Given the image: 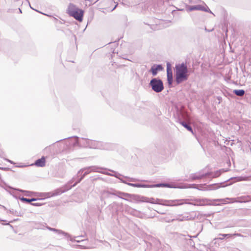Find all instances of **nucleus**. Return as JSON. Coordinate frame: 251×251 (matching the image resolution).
Segmentation results:
<instances>
[{
    "label": "nucleus",
    "mask_w": 251,
    "mask_h": 251,
    "mask_svg": "<svg viewBox=\"0 0 251 251\" xmlns=\"http://www.w3.org/2000/svg\"><path fill=\"white\" fill-rule=\"evenodd\" d=\"M176 81L177 84H179L188 79V70L185 63H182L176 65Z\"/></svg>",
    "instance_id": "1"
},
{
    "label": "nucleus",
    "mask_w": 251,
    "mask_h": 251,
    "mask_svg": "<svg viewBox=\"0 0 251 251\" xmlns=\"http://www.w3.org/2000/svg\"><path fill=\"white\" fill-rule=\"evenodd\" d=\"M83 13V10L79 9L75 4H69L67 9V13L78 21L81 22L82 21Z\"/></svg>",
    "instance_id": "2"
},
{
    "label": "nucleus",
    "mask_w": 251,
    "mask_h": 251,
    "mask_svg": "<svg viewBox=\"0 0 251 251\" xmlns=\"http://www.w3.org/2000/svg\"><path fill=\"white\" fill-rule=\"evenodd\" d=\"M144 200L143 201L151 203H156V204H162L166 206H177V205H180L182 204L183 202H180V201H185V200H176L174 201H164V203H160V202H156L155 201V199L153 198H144Z\"/></svg>",
    "instance_id": "3"
},
{
    "label": "nucleus",
    "mask_w": 251,
    "mask_h": 251,
    "mask_svg": "<svg viewBox=\"0 0 251 251\" xmlns=\"http://www.w3.org/2000/svg\"><path fill=\"white\" fill-rule=\"evenodd\" d=\"M149 85L152 90L156 93L162 92L164 88L163 81L158 78H153L151 79Z\"/></svg>",
    "instance_id": "4"
},
{
    "label": "nucleus",
    "mask_w": 251,
    "mask_h": 251,
    "mask_svg": "<svg viewBox=\"0 0 251 251\" xmlns=\"http://www.w3.org/2000/svg\"><path fill=\"white\" fill-rule=\"evenodd\" d=\"M109 194L116 196L119 198L124 199H125V198L126 197L129 198L131 196V195L129 194L116 191L115 190L103 191L102 193V196L104 197H108Z\"/></svg>",
    "instance_id": "5"
},
{
    "label": "nucleus",
    "mask_w": 251,
    "mask_h": 251,
    "mask_svg": "<svg viewBox=\"0 0 251 251\" xmlns=\"http://www.w3.org/2000/svg\"><path fill=\"white\" fill-rule=\"evenodd\" d=\"M101 169V168H100V167L95 166L89 167L80 170V171L78 172V175L81 172H82L84 170H85V172H84V174L81 176V177H80L79 180L73 185V186H75L77 183L79 182L81 180H82L86 175L89 174V173H90L92 172H100V170Z\"/></svg>",
    "instance_id": "6"
},
{
    "label": "nucleus",
    "mask_w": 251,
    "mask_h": 251,
    "mask_svg": "<svg viewBox=\"0 0 251 251\" xmlns=\"http://www.w3.org/2000/svg\"><path fill=\"white\" fill-rule=\"evenodd\" d=\"M221 187L219 184H212L207 185L206 184H198L197 189L202 191L214 190Z\"/></svg>",
    "instance_id": "7"
},
{
    "label": "nucleus",
    "mask_w": 251,
    "mask_h": 251,
    "mask_svg": "<svg viewBox=\"0 0 251 251\" xmlns=\"http://www.w3.org/2000/svg\"><path fill=\"white\" fill-rule=\"evenodd\" d=\"M86 144L85 146L90 148L93 149H100V143L96 141H93L89 139L85 140Z\"/></svg>",
    "instance_id": "8"
},
{
    "label": "nucleus",
    "mask_w": 251,
    "mask_h": 251,
    "mask_svg": "<svg viewBox=\"0 0 251 251\" xmlns=\"http://www.w3.org/2000/svg\"><path fill=\"white\" fill-rule=\"evenodd\" d=\"M188 9L190 11L194 10H201L206 12H210V13H211L210 10L208 8H207V9L204 6L201 5L190 6L188 8Z\"/></svg>",
    "instance_id": "9"
},
{
    "label": "nucleus",
    "mask_w": 251,
    "mask_h": 251,
    "mask_svg": "<svg viewBox=\"0 0 251 251\" xmlns=\"http://www.w3.org/2000/svg\"><path fill=\"white\" fill-rule=\"evenodd\" d=\"M46 228L50 231H53V232L56 233L57 234H58L60 236H64L65 237H70V235L69 233L65 232L62 230L52 228V227H51L49 226H47L46 227Z\"/></svg>",
    "instance_id": "10"
},
{
    "label": "nucleus",
    "mask_w": 251,
    "mask_h": 251,
    "mask_svg": "<svg viewBox=\"0 0 251 251\" xmlns=\"http://www.w3.org/2000/svg\"><path fill=\"white\" fill-rule=\"evenodd\" d=\"M167 81L169 84H172L173 82V74L171 69V64L169 63H167Z\"/></svg>",
    "instance_id": "11"
},
{
    "label": "nucleus",
    "mask_w": 251,
    "mask_h": 251,
    "mask_svg": "<svg viewBox=\"0 0 251 251\" xmlns=\"http://www.w3.org/2000/svg\"><path fill=\"white\" fill-rule=\"evenodd\" d=\"M63 192L61 190L57 189L53 192L44 193L43 194V196L46 198H50L51 197L59 195Z\"/></svg>",
    "instance_id": "12"
},
{
    "label": "nucleus",
    "mask_w": 251,
    "mask_h": 251,
    "mask_svg": "<svg viewBox=\"0 0 251 251\" xmlns=\"http://www.w3.org/2000/svg\"><path fill=\"white\" fill-rule=\"evenodd\" d=\"M163 67L161 65H153L151 67L150 71L152 75L155 76L157 75L158 71H161Z\"/></svg>",
    "instance_id": "13"
},
{
    "label": "nucleus",
    "mask_w": 251,
    "mask_h": 251,
    "mask_svg": "<svg viewBox=\"0 0 251 251\" xmlns=\"http://www.w3.org/2000/svg\"><path fill=\"white\" fill-rule=\"evenodd\" d=\"M46 159L45 157L43 156L41 158L37 159L35 162V165L37 167H43L45 166Z\"/></svg>",
    "instance_id": "14"
},
{
    "label": "nucleus",
    "mask_w": 251,
    "mask_h": 251,
    "mask_svg": "<svg viewBox=\"0 0 251 251\" xmlns=\"http://www.w3.org/2000/svg\"><path fill=\"white\" fill-rule=\"evenodd\" d=\"M123 182L125 183L127 185H128L129 186L134 187H139V188H140V187L150 188V185H146V184H139V183H126L124 181H123Z\"/></svg>",
    "instance_id": "15"
},
{
    "label": "nucleus",
    "mask_w": 251,
    "mask_h": 251,
    "mask_svg": "<svg viewBox=\"0 0 251 251\" xmlns=\"http://www.w3.org/2000/svg\"><path fill=\"white\" fill-rule=\"evenodd\" d=\"M190 216H189L188 214L186 215H178L176 220L178 221H187L191 219Z\"/></svg>",
    "instance_id": "16"
},
{
    "label": "nucleus",
    "mask_w": 251,
    "mask_h": 251,
    "mask_svg": "<svg viewBox=\"0 0 251 251\" xmlns=\"http://www.w3.org/2000/svg\"><path fill=\"white\" fill-rule=\"evenodd\" d=\"M207 200L206 199H197L196 200L195 203H189L191 204H194V205H204L206 204V201Z\"/></svg>",
    "instance_id": "17"
},
{
    "label": "nucleus",
    "mask_w": 251,
    "mask_h": 251,
    "mask_svg": "<svg viewBox=\"0 0 251 251\" xmlns=\"http://www.w3.org/2000/svg\"><path fill=\"white\" fill-rule=\"evenodd\" d=\"M150 188L164 187L168 188H176V187L171 185L168 183H159L155 185H150Z\"/></svg>",
    "instance_id": "18"
},
{
    "label": "nucleus",
    "mask_w": 251,
    "mask_h": 251,
    "mask_svg": "<svg viewBox=\"0 0 251 251\" xmlns=\"http://www.w3.org/2000/svg\"><path fill=\"white\" fill-rule=\"evenodd\" d=\"M210 175L211 173H207L202 175H195L194 176H193L192 179L193 180L200 179L207 176H209Z\"/></svg>",
    "instance_id": "19"
},
{
    "label": "nucleus",
    "mask_w": 251,
    "mask_h": 251,
    "mask_svg": "<svg viewBox=\"0 0 251 251\" xmlns=\"http://www.w3.org/2000/svg\"><path fill=\"white\" fill-rule=\"evenodd\" d=\"M17 190L19 191L20 192H21L25 193V196H26L27 197H31V196H34L35 194L34 192H31V191H25V190H23L21 189H17Z\"/></svg>",
    "instance_id": "20"
},
{
    "label": "nucleus",
    "mask_w": 251,
    "mask_h": 251,
    "mask_svg": "<svg viewBox=\"0 0 251 251\" xmlns=\"http://www.w3.org/2000/svg\"><path fill=\"white\" fill-rule=\"evenodd\" d=\"M233 93L236 95L238 96H243L245 93V92L244 90L241 89V90H234L233 91Z\"/></svg>",
    "instance_id": "21"
},
{
    "label": "nucleus",
    "mask_w": 251,
    "mask_h": 251,
    "mask_svg": "<svg viewBox=\"0 0 251 251\" xmlns=\"http://www.w3.org/2000/svg\"><path fill=\"white\" fill-rule=\"evenodd\" d=\"M219 235L223 236L224 237H227V238H229L233 236H241V235L240 233H234L233 234H219Z\"/></svg>",
    "instance_id": "22"
},
{
    "label": "nucleus",
    "mask_w": 251,
    "mask_h": 251,
    "mask_svg": "<svg viewBox=\"0 0 251 251\" xmlns=\"http://www.w3.org/2000/svg\"><path fill=\"white\" fill-rule=\"evenodd\" d=\"M180 124L182 126H183L184 127H185L188 130L192 132L193 129L192 127L187 124L185 122L182 121L180 122Z\"/></svg>",
    "instance_id": "23"
},
{
    "label": "nucleus",
    "mask_w": 251,
    "mask_h": 251,
    "mask_svg": "<svg viewBox=\"0 0 251 251\" xmlns=\"http://www.w3.org/2000/svg\"><path fill=\"white\" fill-rule=\"evenodd\" d=\"M222 170L217 171L214 173L210 172L211 175L209 176H211L212 178L217 177L221 174Z\"/></svg>",
    "instance_id": "24"
},
{
    "label": "nucleus",
    "mask_w": 251,
    "mask_h": 251,
    "mask_svg": "<svg viewBox=\"0 0 251 251\" xmlns=\"http://www.w3.org/2000/svg\"><path fill=\"white\" fill-rule=\"evenodd\" d=\"M9 212L10 213L13 214V215H14L15 216H21L20 215H19V213L18 211H17L16 210L13 209H10L9 210Z\"/></svg>",
    "instance_id": "25"
},
{
    "label": "nucleus",
    "mask_w": 251,
    "mask_h": 251,
    "mask_svg": "<svg viewBox=\"0 0 251 251\" xmlns=\"http://www.w3.org/2000/svg\"><path fill=\"white\" fill-rule=\"evenodd\" d=\"M237 179H238V181H248V180H250V177H249V176H247V177L240 176V177H237Z\"/></svg>",
    "instance_id": "26"
},
{
    "label": "nucleus",
    "mask_w": 251,
    "mask_h": 251,
    "mask_svg": "<svg viewBox=\"0 0 251 251\" xmlns=\"http://www.w3.org/2000/svg\"><path fill=\"white\" fill-rule=\"evenodd\" d=\"M20 200L22 201H23V202H27V203H30V199H27V198H25L22 197V198H20Z\"/></svg>",
    "instance_id": "27"
},
{
    "label": "nucleus",
    "mask_w": 251,
    "mask_h": 251,
    "mask_svg": "<svg viewBox=\"0 0 251 251\" xmlns=\"http://www.w3.org/2000/svg\"><path fill=\"white\" fill-rule=\"evenodd\" d=\"M198 186V184H192L189 185V188H195L197 189Z\"/></svg>",
    "instance_id": "28"
},
{
    "label": "nucleus",
    "mask_w": 251,
    "mask_h": 251,
    "mask_svg": "<svg viewBox=\"0 0 251 251\" xmlns=\"http://www.w3.org/2000/svg\"><path fill=\"white\" fill-rule=\"evenodd\" d=\"M75 143H74V145H76L78 144V138L76 136H75Z\"/></svg>",
    "instance_id": "29"
},
{
    "label": "nucleus",
    "mask_w": 251,
    "mask_h": 251,
    "mask_svg": "<svg viewBox=\"0 0 251 251\" xmlns=\"http://www.w3.org/2000/svg\"><path fill=\"white\" fill-rule=\"evenodd\" d=\"M224 238H225V237H223V236H222V237H221L215 238H214V239L213 241H215V240H223V239H224Z\"/></svg>",
    "instance_id": "30"
},
{
    "label": "nucleus",
    "mask_w": 251,
    "mask_h": 251,
    "mask_svg": "<svg viewBox=\"0 0 251 251\" xmlns=\"http://www.w3.org/2000/svg\"><path fill=\"white\" fill-rule=\"evenodd\" d=\"M67 238H69L70 240L72 242H75V240H74L70 235V237H66Z\"/></svg>",
    "instance_id": "31"
},
{
    "label": "nucleus",
    "mask_w": 251,
    "mask_h": 251,
    "mask_svg": "<svg viewBox=\"0 0 251 251\" xmlns=\"http://www.w3.org/2000/svg\"><path fill=\"white\" fill-rule=\"evenodd\" d=\"M155 201L156 202H160V203H162V201H163V200H160V199H155Z\"/></svg>",
    "instance_id": "32"
},
{
    "label": "nucleus",
    "mask_w": 251,
    "mask_h": 251,
    "mask_svg": "<svg viewBox=\"0 0 251 251\" xmlns=\"http://www.w3.org/2000/svg\"><path fill=\"white\" fill-rule=\"evenodd\" d=\"M31 204L32 205H34V206H39V205H40V204H39L38 203H32Z\"/></svg>",
    "instance_id": "33"
},
{
    "label": "nucleus",
    "mask_w": 251,
    "mask_h": 251,
    "mask_svg": "<svg viewBox=\"0 0 251 251\" xmlns=\"http://www.w3.org/2000/svg\"><path fill=\"white\" fill-rule=\"evenodd\" d=\"M214 201H224V200H223V199H217V200H215Z\"/></svg>",
    "instance_id": "34"
},
{
    "label": "nucleus",
    "mask_w": 251,
    "mask_h": 251,
    "mask_svg": "<svg viewBox=\"0 0 251 251\" xmlns=\"http://www.w3.org/2000/svg\"><path fill=\"white\" fill-rule=\"evenodd\" d=\"M36 200H37V199H35V198H32V199H30V202H32V201H35Z\"/></svg>",
    "instance_id": "35"
},
{
    "label": "nucleus",
    "mask_w": 251,
    "mask_h": 251,
    "mask_svg": "<svg viewBox=\"0 0 251 251\" xmlns=\"http://www.w3.org/2000/svg\"><path fill=\"white\" fill-rule=\"evenodd\" d=\"M131 211H132L131 212V214H134V213L136 212V211H134V210H133V209H132V210H131Z\"/></svg>",
    "instance_id": "36"
},
{
    "label": "nucleus",
    "mask_w": 251,
    "mask_h": 251,
    "mask_svg": "<svg viewBox=\"0 0 251 251\" xmlns=\"http://www.w3.org/2000/svg\"><path fill=\"white\" fill-rule=\"evenodd\" d=\"M8 162H10L11 164H14V162L10 160L7 159V160Z\"/></svg>",
    "instance_id": "37"
},
{
    "label": "nucleus",
    "mask_w": 251,
    "mask_h": 251,
    "mask_svg": "<svg viewBox=\"0 0 251 251\" xmlns=\"http://www.w3.org/2000/svg\"><path fill=\"white\" fill-rule=\"evenodd\" d=\"M130 180L132 181H135V179H132V178Z\"/></svg>",
    "instance_id": "38"
},
{
    "label": "nucleus",
    "mask_w": 251,
    "mask_h": 251,
    "mask_svg": "<svg viewBox=\"0 0 251 251\" xmlns=\"http://www.w3.org/2000/svg\"><path fill=\"white\" fill-rule=\"evenodd\" d=\"M75 242H79V240H75Z\"/></svg>",
    "instance_id": "39"
},
{
    "label": "nucleus",
    "mask_w": 251,
    "mask_h": 251,
    "mask_svg": "<svg viewBox=\"0 0 251 251\" xmlns=\"http://www.w3.org/2000/svg\"><path fill=\"white\" fill-rule=\"evenodd\" d=\"M114 176H116V177H118L117 175H114Z\"/></svg>",
    "instance_id": "40"
},
{
    "label": "nucleus",
    "mask_w": 251,
    "mask_h": 251,
    "mask_svg": "<svg viewBox=\"0 0 251 251\" xmlns=\"http://www.w3.org/2000/svg\"><path fill=\"white\" fill-rule=\"evenodd\" d=\"M19 11L20 13H22V10L20 9H19Z\"/></svg>",
    "instance_id": "41"
},
{
    "label": "nucleus",
    "mask_w": 251,
    "mask_h": 251,
    "mask_svg": "<svg viewBox=\"0 0 251 251\" xmlns=\"http://www.w3.org/2000/svg\"><path fill=\"white\" fill-rule=\"evenodd\" d=\"M136 3H134H134H132V4H131V5H136Z\"/></svg>",
    "instance_id": "42"
},
{
    "label": "nucleus",
    "mask_w": 251,
    "mask_h": 251,
    "mask_svg": "<svg viewBox=\"0 0 251 251\" xmlns=\"http://www.w3.org/2000/svg\"><path fill=\"white\" fill-rule=\"evenodd\" d=\"M116 7V6H115L114 7V8H113V10H114V9H115Z\"/></svg>",
    "instance_id": "43"
},
{
    "label": "nucleus",
    "mask_w": 251,
    "mask_h": 251,
    "mask_svg": "<svg viewBox=\"0 0 251 251\" xmlns=\"http://www.w3.org/2000/svg\"><path fill=\"white\" fill-rule=\"evenodd\" d=\"M30 8H32L33 9V8L30 5Z\"/></svg>",
    "instance_id": "44"
}]
</instances>
